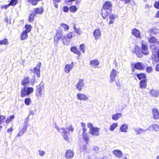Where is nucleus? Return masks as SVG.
<instances>
[{
  "instance_id": "nucleus-1",
  "label": "nucleus",
  "mask_w": 159,
  "mask_h": 159,
  "mask_svg": "<svg viewBox=\"0 0 159 159\" xmlns=\"http://www.w3.org/2000/svg\"><path fill=\"white\" fill-rule=\"evenodd\" d=\"M134 52L137 56L139 58L142 57L143 54L144 55H148L149 52L148 46L146 44L143 43H142L141 45V49L139 46H136L134 48Z\"/></svg>"
},
{
  "instance_id": "nucleus-2",
  "label": "nucleus",
  "mask_w": 159,
  "mask_h": 159,
  "mask_svg": "<svg viewBox=\"0 0 159 159\" xmlns=\"http://www.w3.org/2000/svg\"><path fill=\"white\" fill-rule=\"evenodd\" d=\"M88 126L90 129L89 133L93 135L98 136L99 135V129L98 127H93V124L90 123H88Z\"/></svg>"
},
{
  "instance_id": "nucleus-3",
  "label": "nucleus",
  "mask_w": 159,
  "mask_h": 159,
  "mask_svg": "<svg viewBox=\"0 0 159 159\" xmlns=\"http://www.w3.org/2000/svg\"><path fill=\"white\" fill-rule=\"evenodd\" d=\"M34 89L32 87H24L22 88L20 92V96L22 97H26L32 93Z\"/></svg>"
},
{
  "instance_id": "nucleus-4",
  "label": "nucleus",
  "mask_w": 159,
  "mask_h": 159,
  "mask_svg": "<svg viewBox=\"0 0 159 159\" xmlns=\"http://www.w3.org/2000/svg\"><path fill=\"white\" fill-rule=\"evenodd\" d=\"M63 36V32L61 30H57L54 38V43L55 44H58L59 41L61 39Z\"/></svg>"
},
{
  "instance_id": "nucleus-5",
  "label": "nucleus",
  "mask_w": 159,
  "mask_h": 159,
  "mask_svg": "<svg viewBox=\"0 0 159 159\" xmlns=\"http://www.w3.org/2000/svg\"><path fill=\"white\" fill-rule=\"evenodd\" d=\"M151 56V60L155 61H159V48L158 49L155 48Z\"/></svg>"
},
{
  "instance_id": "nucleus-6",
  "label": "nucleus",
  "mask_w": 159,
  "mask_h": 159,
  "mask_svg": "<svg viewBox=\"0 0 159 159\" xmlns=\"http://www.w3.org/2000/svg\"><path fill=\"white\" fill-rule=\"evenodd\" d=\"M36 87L35 96L38 99H39L42 95V91L44 89V87L40 84L39 85H37Z\"/></svg>"
},
{
  "instance_id": "nucleus-7",
  "label": "nucleus",
  "mask_w": 159,
  "mask_h": 159,
  "mask_svg": "<svg viewBox=\"0 0 159 159\" xmlns=\"http://www.w3.org/2000/svg\"><path fill=\"white\" fill-rule=\"evenodd\" d=\"M41 65V62H39L38 63L37 66L34 68L33 70V73L36 74V76L38 78H39L40 76V68Z\"/></svg>"
},
{
  "instance_id": "nucleus-8",
  "label": "nucleus",
  "mask_w": 159,
  "mask_h": 159,
  "mask_svg": "<svg viewBox=\"0 0 159 159\" xmlns=\"http://www.w3.org/2000/svg\"><path fill=\"white\" fill-rule=\"evenodd\" d=\"M84 80L82 79H80L76 85L77 89L80 91H81L82 89V87L84 86Z\"/></svg>"
},
{
  "instance_id": "nucleus-9",
  "label": "nucleus",
  "mask_w": 159,
  "mask_h": 159,
  "mask_svg": "<svg viewBox=\"0 0 159 159\" xmlns=\"http://www.w3.org/2000/svg\"><path fill=\"white\" fill-rule=\"evenodd\" d=\"M112 4L110 2L106 1L103 5V9L104 10H108L109 11L111 10Z\"/></svg>"
},
{
  "instance_id": "nucleus-10",
  "label": "nucleus",
  "mask_w": 159,
  "mask_h": 159,
  "mask_svg": "<svg viewBox=\"0 0 159 159\" xmlns=\"http://www.w3.org/2000/svg\"><path fill=\"white\" fill-rule=\"evenodd\" d=\"M153 118L155 120L159 119V111L157 108H154L152 110Z\"/></svg>"
},
{
  "instance_id": "nucleus-11",
  "label": "nucleus",
  "mask_w": 159,
  "mask_h": 159,
  "mask_svg": "<svg viewBox=\"0 0 159 159\" xmlns=\"http://www.w3.org/2000/svg\"><path fill=\"white\" fill-rule=\"evenodd\" d=\"M134 67L137 70H143L145 69V66L141 62H138L134 64Z\"/></svg>"
},
{
  "instance_id": "nucleus-12",
  "label": "nucleus",
  "mask_w": 159,
  "mask_h": 159,
  "mask_svg": "<svg viewBox=\"0 0 159 159\" xmlns=\"http://www.w3.org/2000/svg\"><path fill=\"white\" fill-rule=\"evenodd\" d=\"M117 76V71L116 70L112 69L110 75V82H112L115 80Z\"/></svg>"
},
{
  "instance_id": "nucleus-13",
  "label": "nucleus",
  "mask_w": 159,
  "mask_h": 159,
  "mask_svg": "<svg viewBox=\"0 0 159 159\" xmlns=\"http://www.w3.org/2000/svg\"><path fill=\"white\" fill-rule=\"evenodd\" d=\"M74 155V152L71 149H68L65 152V157L67 159H70L72 158Z\"/></svg>"
},
{
  "instance_id": "nucleus-14",
  "label": "nucleus",
  "mask_w": 159,
  "mask_h": 159,
  "mask_svg": "<svg viewBox=\"0 0 159 159\" xmlns=\"http://www.w3.org/2000/svg\"><path fill=\"white\" fill-rule=\"evenodd\" d=\"M111 12V11H108V10H104L103 9H102L101 10V15L104 19L107 18Z\"/></svg>"
},
{
  "instance_id": "nucleus-15",
  "label": "nucleus",
  "mask_w": 159,
  "mask_h": 159,
  "mask_svg": "<svg viewBox=\"0 0 159 159\" xmlns=\"http://www.w3.org/2000/svg\"><path fill=\"white\" fill-rule=\"evenodd\" d=\"M148 129L156 132L159 131V124H154L152 125L148 128Z\"/></svg>"
},
{
  "instance_id": "nucleus-16",
  "label": "nucleus",
  "mask_w": 159,
  "mask_h": 159,
  "mask_svg": "<svg viewBox=\"0 0 159 159\" xmlns=\"http://www.w3.org/2000/svg\"><path fill=\"white\" fill-rule=\"evenodd\" d=\"M34 13L35 15L42 14L44 11V9L42 7H36L34 9Z\"/></svg>"
},
{
  "instance_id": "nucleus-17",
  "label": "nucleus",
  "mask_w": 159,
  "mask_h": 159,
  "mask_svg": "<svg viewBox=\"0 0 159 159\" xmlns=\"http://www.w3.org/2000/svg\"><path fill=\"white\" fill-rule=\"evenodd\" d=\"M76 96L78 99L80 100H86L88 99L87 96L83 93H78Z\"/></svg>"
},
{
  "instance_id": "nucleus-18",
  "label": "nucleus",
  "mask_w": 159,
  "mask_h": 159,
  "mask_svg": "<svg viewBox=\"0 0 159 159\" xmlns=\"http://www.w3.org/2000/svg\"><path fill=\"white\" fill-rule=\"evenodd\" d=\"M93 36L96 39H98L101 35V32L99 29H96L93 32Z\"/></svg>"
},
{
  "instance_id": "nucleus-19",
  "label": "nucleus",
  "mask_w": 159,
  "mask_h": 159,
  "mask_svg": "<svg viewBox=\"0 0 159 159\" xmlns=\"http://www.w3.org/2000/svg\"><path fill=\"white\" fill-rule=\"evenodd\" d=\"M147 79H145L140 81L139 87L141 89H144L146 87L147 84Z\"/></svg>"
},
{
  "instance_id": "nucleus-20",
  "label": "nucleus",
  "mask_w": 159,
  "mask_h": 159,
  "mask_svg": "<svg viewBox=\"0 0 159 159\" xmlns=\"http://www.w3.org/2000/svg\"><path fill=\"white\" fill-rule=\"evenodd\" d=\"M132 34L136 37L139 38L140 36L139 31L136 28L133 29L132 30Z\"/></svg>"
},
{
  "instance_id": "nucleus-21",
  "label": "nucleus",
  "mask_w": 159,
  "mask_h": 159,
  "mask_svg": "<svg viewBox=\"0 0 159 159\" xmlns=\"http://www.w3.org/2000/svg\"><path fill=\"white\" fill-rule=\"evenodd\" d=\"M70 49V51L75 54H76L79 56L81 55V52L75 46H73L71 47Z\"/></svg>"
},
{
  "instance_id": "nucleus-22",
  "label": "nucleus",
  "mask_w": 159,
  "mask_h": 159,
  "mask_svg": "<svg viewBox=\"0 0 159 159\" xmlns=\"http://www.w3.org/2000/svg\"><path fill=\"white\" fill-rule=\"evenodd\" d=\"M113 153L115 156L120 158L122 157L123 154L121 151L119 150H115L113 151Z\"/></svg>"
},
{
  "instance_id": "nucleus-23",
  "label": "nucleus",
  "mask_w": 159,
  "mask_h": 159,
  "mask_svg": "<svg viewBox=\"0 0 159 159\" xmlns=\"http://www.w3.org/2000/svg\"><path fill=\"white\" fill-rule=\"evenodd\" d=\"M150 93L152 97H157L159 94V91L158 90L152 89L150 91Z\"/></svg>"
},
{
  "instance_id": "nucleus-24",
  "label": "nucleus",
  "mask_w": 159,
  "mask_h": 159,
  "mask_svg": "<svg viewBox=\"0 0 159 159\" xmlns=\"http://www.w3.org/2000/svg\"><path fill=\"white\" fill-rule=\"evenodd\" d=\"M73 62H72L71 64H67L65 65L64 70L66 73H68L72 69L73 66Z\"/></svg>"
},
{
  "instance_id": "nucleus-25",
  "label": "nucleus",
  "mask_w": 159,
  "mask_h": 159,
  "mask_svg": "<svg viewBox=\"0 0 159 159\" xmlns=\"http://www.w3.org/2000/svg\"><path fill=\"white\" fill-rule=\"evenodd\" d=\"M99 62L97 59L92 60L90 62V65L92 66L95 67L99 64Z\"/></svg>"
},
{
  "instance_id": "nucleus-26",
  "label": "nucleus",
  "mask_w": 159,
  "mask_h": 159,
  "mask_svg": "<svg viewBox=\"0 0 159 159\" xmlns=\"http://www.w3.org/2000/svg\"><path fill=\"white\" fill-rule=\"evenodd\" d=\"M136 75L139 80H140L142 79L143 80L145 79H146V76L144 73H140L138 74H136Z\"/></svg>"
},
{
  "instance_id": "nucleus-27",
  "label": "nucleus",
  "mask_w": 159,
  "mask_h": 159,
  "mask_svg": "<svg viewBox=\"0 0 159 159\" xmlns=\"http://www.w3.org/2000/svg\"><path fill=\"white\" fill-rule=\"evenodd\" d=\"M62 40L63 43L65 45H68L70 42V40L66 36H63L61 38Z\"/></svg>"
},
{
  "instance_id": "nucleus-28",
  "label": "nucleus",
  "mask_w": 159,
  "mask_h": 159,
  "mask_svg": "<svg viewBox=\"0 0 159 159\" xmlns=\"http://www.w3.org/2000/svg\"><path fill=\"white\" fill-rule=\"evenodd\" d=\"M30 82L29 78L28 77H25L22 80L21 83L22 85L26 86Z\"/></svg>"
},
{
  "instance_id": "nucleus-29",
  "label": "nucleus",
  "mask_w": 159,
  "mask_h": 159,
  "mask_svg": "<svg viewBox=\"0 0 159 159\" xmlns=\"http://www.w3.org/2000/svg\"><path fill=\"white\" fill-rule=\"evenodd\" d=\"M28 33L25 31H23L20 35V39L22 40L26 39L28 37Z\"/></svg>"
},
{
  "instance_id": "nucleus-30",
  "label": "nucleus",
  "mask_w": 159,
  "mask_h": 159,
  "mask_svg": "<svg viewBox=\"0 0 159 159\" xmlns=\"http://www.w3.org/2000/svg\"><path fill=\"white\" fill-rule=\"evenodd\" d=\"M122 116V114L120 113H117L113 115L112 116V119L114 120H117Z\"/></svg>"
},
{
  "instance_id": "nucleus-31",
  "label": "nucleus",
  "mask_w": 159,
  "mask_h": 159,
  "mask_svg": "<svg viewBox=\"0 0 159 159\" xmlns=\"http://www.w3.org/2000/svg\"><path fill=\"white\" fill-rule=\"evenodd\" d=\"M83 139L86 142V144H88L89 139V137L87 133L82 134Z\"/></svg>"
},
{
  "instance_id": "nucleus-32",
  "label": "nucleus",
  "mask_w": 159,
  "mask_h": 159,
  "mask_svg": "<svg viewBox=\"0 0 159 159\" xmlns=\"http://www.w3.org/2000/svg\"><path fill=\"white\" fill-rule=\"evenodd\" d=\"M27 2L30 3L33 6H35L39 2L43 0H26Z\"/></svg>"
},
{
  "instance_id": "nucleus-33",
  "label": "nucleus",
  "mask_w": 159,
  "mask_h": 159,
  "mask_svg": "<svg viewBox=\"0 0 159 159\" xmlns=\"http://www.w3.org/2000/svg\"><path fill=\"white\" fill-rule=\"evenodd\" d=\"M36 16V15L34 13H31L30 14L28 20L29 22H31L34 20V17Z\"/></svg>"
},
{
  "instance_id": "nucleus-34",
  "label": "nucleus",
  "mask_w": 159,
  "mask_h": 159,
  "mask_svg": "<svg viewBox=\"0 0 159 159\" xmlns=\"http://www.w3.org/2000/svg\"><path fill=\"white\" fill-rule=\"evenodd\" d=\"M128 128V125L126 124H123L122 125L120 128V129L121 132H126L127 129Z\"/></svg>"
},
{
  "instance_id": "nucleus-35",
  "label": "nucleus",
  "mask_w": 159,
  "mask_h": 159,
  "mask_svg": "<svg viewBox=\"0 0 159 159\" xmlns=\"http://www.w3.org/2000/svg\"><path fill=\"white\" fill-rule=\"evenodd\" d=\"M109 18L110 20L108 24L111 25L113 23L114 19L116 18V16L115 15L111 14L109 16Z\"/></svg>"
},
{
  "instance_id": "nucleus-36",
  "label": "nucleus",
  "mask_w": 159,
  "mask_h": 159,
  "mask_svg": "<svg viewBox=\"0 0 159 159\" xmlns=\"http://www.w3.org/2000/svg\"><path fill=\"white\" fill-rule=\"evenodd\" d=\"M157 39L153 36H152L148 39V41L150 43H157Z\"/></svg>"
},
{
  "instance_id": "nucleus-37",
  "label": "nucleus",
  "mask_w": 159,
  "mask_h": 159,
  "mask_svg": "<svg viewBox=\"0 0 159 159\" xmlns=\"http://www.w3.org/2000/svg\"><path fill=\"white\" fill-rule=\"evenodd\" d=\"M61 129L63 130V132L62 133L63 134L62 135L63 137L66 140H67L68 139V134H67L68 133L66 131L64 128H63Z\"/></svg>"
},
{
  "instance_id": "nucleus-38",
  "label": "nucleus",
  "mask_w": 159,
  "mask_h": 159,
  "mask_svg": "<svg viewBox=\"0 0 159 159\" xmlns=\"http://www.w3.org/2000/svg\"><path fill=\"white\" fill-rule=\"evenodd\" d=\"M134 131L137 134H140L145 131V130L143 129L138 128L134 129Z\"/></svg>"
},
{
  "instance_id": "nucleus-39",
  "label": "nucleus",
  "mask_w": 159,
  "mask_h": 159,
  "mask_svg": "<svg viewBox=\"0 0 159 159\" xmlns=\"http://www.w3.org/2000/svg\"><path fill=\"white\" fill-rule=\"evenodd\" d=\"M25 30H24V31H25L26 32H27L28 33H29L31 30L32 26L30 25H25Z\"/></svg>"
},
{
  "instance_id": "nucleus-40",
  "label": "nucleus",
  "mask_w": 159,
  "mask_h": 159,
  "mask_svg": "<svg viewBox=\"0 0 159 159\" xmlns=\"http://www.w3.org/2000/svg\"><path fill=\"white\" fill-rule=\"evenodd\" d=\"M9 43L8 39L6 38H4L2 40H0V45H6Z\"/></svg>"
},
{
  "instance_id": "nucleus-41",
  "label": "nucleus",
  "mask_w": 159,
  "mask_h": 159,
  "mask_svg": "<svg viewBox=\"0 0 159 159\" xmlns=\"http://www.w3.org/2000/svg\"><path fill=\"white\" fill-rule=\"evenodd\" d=\"M60 26L63 28L65 31L68 30L69 29V27L68 25L66 24L61 23L60 25Z\"/></svg>"
},
{
  "instance_id": "nucleus-42",
  "label": "nucleus",
  "mask_w": 159,
  "mask_h": 159,
  "mask_svg": "<svg viewBox=\"0 0 159 159\" xmlns=\"http://www.w3.org/2000/svg\"><path fill=\"white\" fill-rule=\"evenodd\" d=\"M26 129V127L21 129L18 133L17 136L19 137L22 135L24 132H25Z\"/></svg>"
},
{
  "instance_id": "nucleus-43",
  "label": "nucleus",
  "mask_w": 159,
  "mask_h": 159,
  "mask_svg": "<svg viewBox=\"0 0 159 159\" xmlns=\"http://www.w3.org/2000/svg\"><path fill=\"white\" fill-rule=\"evenodd\" d=\"M18 0H11L9 3L10 6H14L18 3Z\"/></svg>"
},
{
  "instance_id": "nucleus-44",
  "label": "nucleus",
  "mask_w": 159,
  "mask_h": 159,
  "mask_svg": "<svg viewBox=\"0 0 159 159\" xmlns=\"http://www.w3.org/2000/svg\"><path fill=\"white\" fill-rule=\"evenodd\" d=\"M15 116L14 115H12L8 118L6 120L5 122L6 124H8L10 122H11L12 120L14 118Z\"/></svg>"
},
{
  "instance_id": "nucleus-45",
  "label": "nucleus",
  "mask_w": 159,
  "mask_h": 159,
  "mask_svg": "<svg viewBox=\"0 0 159 159\" xmlns=\"http://www.w3.org/2000/svg\"><path fill=\"white\" fill-rule=\"evenodd\" d=\"M117 126L118 124L117 123H113L112 125H111L110 127V130L111 131H113Z\"/></svg>"
},
{
  "instance_id": "nucleus-46",
  "label": "nucleus",
  "mask_w": 159,
  "mask_h": 159,
  "mask_svg": "<svg viewBox=\"0 0 159 159\" xmlns=\"http://www.w3.org/2000/svg\"><path fill=\"white\" fill-rule=\"evenodd\" d=\"M70 12H74L76 11L77 8L75 5L71 6L70 7Z\"/></svg>"
},
{
  "instance_id": "nucleus-47",
  "label": "nucleus",
  "mask_w": 159,
  "mask_h": 159,
  "mask_svg": "<svg viewBox=\"0 0 159 159\" xmlns=\"http://www.w3.org/2000/svg\"><path fill=\"white\" fill-rule=\"evenodd\" d=\"M62 0H52L54 7L56 8H57L58 7V5L57 3L60 2Z\"/></svg>"
},
{
  "instance_id": "nucleus-48",
  "label": "nucleus",
  "mask_w": 159,
  "mask_h": 159,
  "mask_svg": "<svg viewBox=\"0 0 159 159\" xmlns=\"http://www.w3.org/2000/svg\"><path fill=\"white\" fill-rule=\"evenodd\" d=\"M5 116L2 115L0 116V124H2L6 120Z\"/></svg>"
},
{
  "instance_id": "nucleus-49",
  "label": "nucleus",
  "mask_w": 159,
  "mask_h": 159,
  "mask_svg": "<svg viewBox=\"0 0 159 159\" xmlns=\"http://www.w3.org/2000/svg\"><path fill=\"white\" fill-rule=\"evenodd\" d=\"M31 102V100L30 98H27L25 99V103L27 105H29Z\"/></svg>"
},
{
  "instance_id": "nucleus-50",
  "label": "nucleus",
  "mask_w": 159,
  "mask_h": 159,
  "mask_svg": "<svg viewBox=\"0 0 159 159\" xmlns=\"http://www.w3.org/2000/svg\"><path fill=\"white\" fill-rule=\"evenodd\" d=\"M146 70L148 73H151L153 70V68L151 66H148L146 67Z\"/></svg>"
},
{
  "instance_id": "nucleus-51",
  "label": "nucleus",
  "mask_w": 159,
  "mask_h": 159,
  "mask_svg": "<svg viewBox=\"0 0 159 159\" xmlns=\"http://www.w3.org/2000/svg\"><path fill=\"white\" fill-rule=\"evenodd\" d=\"M73 32H70L69 33H67L66 36L70 40V39L73 36Z\"/></svg>"
},
{
  "instance_id": "nucleus-52",
  "label": "nucleus",
  "mask_w": 159,
  "mask_h": 159,
  "mask_svg": "<svg viewBox=\"0 0 159 159\" xmlns=\"http://www.w3.org/2000/svg\"><path fill=\"white\" fill-rule=\"evenodd\" d=\"M80 49L82 51V52L84 53L85 52V47L84 44H82L80 45Z\"/></svg>"
},
{
  "instance_id": "nucleus-53",
  "label": "nucleus",
  "mask_w": 159,
  "mask_h": 159,
  "mask_svg": "<svg viewBox=\"0 0 159 159\" xmlns=\"http://www.w3.org/2000/svg\"><path fill=\"white\" fill-rule=\"evenodd\" d=\"M153 5L155 8L159 9V1L155 2Z\"/></svg>"
},
{
  "instance_id": "nucleus-54",
  "label": "nucleus",
  "mask_w": 159,
  "mask_h": 159,
  "mask_svg": "<svg viewBox=\"0 0 159 159\" xmlns=\"http://www.w3.org/2000/svg\"><path fill=\"white\" fill-rule=\"evenodd\" d=\"M87 149V146L85 145H83L80 148V150L82 151H84L86 150Z\"/></svg>"
},
{
  "instance_id": "nucleus-55",
  "label": "nucleus",
  "mask_w": 159,
  "mask_h": 159,
  "mask_svg": "<svg viewBox=\"0 0 159 159\" xmlns=\"http://www.w3.org/2000/svg\"><path fill=\"white\" fill-rule=\"evenodd\" d=\"M69 10V8L67 6H64L63 8V11L64 12H67Z\"/></svg>"
},
{
  "instance_id": "nucleus-56",
  "label": "nucleus",
  "mask_w": 159,
  "mask_h": 159,
  "mask_svg": "<svg viewBox=\"0 0 159 159\" xmlns=\"http://www.w3.org/2000/svg\"><path fill=\"white\" fill-rule=\"evenodd\" d=\"M75 31L76 33H77L78 34H81V31L80 29H76L75 28Z\"/></svg>"
},
{
  "instance_id": "nucleus-57",
  "label": "nucleus",
  "mask_w": 159,
  "mask_h": 159,
  "mask_svg": "<svg viewBox=\"0 0 159 159\" xmlns=\"http://www.w3.org/2000/svg\"><path fill=\"white\" fill-rule=\"evenodd\" d=\"M10 6V5H9V3L8 4H7L6 5H4L2 6L1 7V8L2 9H7V8H8Z\"/></svg>"
},
{
  "instance_id": "nucleus-58",
  "label": "nucleus",
  "mask_w": 159,
  "mask_h": 159,
  "mask_svg": "<svg viewBox=\"0 0 159 159\" xmlns=\"http://www.w3.org/2000/svg\"><path fill=\"white\" fill-rule=\"evenodd\" d=\"M155 70L157 72L159 71V63L156 64L155 67Z\"/></svg>"
},
{
  "instance_id": "nucleus-59",
  "label": "nucleus",
  "mask_w": 159,
  "mask_h": 159,
  "mask_svg": "<svg viewBox=\"0 0 159 159\" xmlns=\"http://www.w3.org/2000/svg\"><path fill=\"white\" fill-rule=\"evenodd\" d=\"M35 76L34 75L33 76V78L32 80H31V84L32 85H33L34 84V83H35Z\"/></svg>"
},
{
  "instance_id": "nucleus-60",
  "label": "nucleus",
  "mask_w": 159,
  "mask_h": 159,
  "mask_svg": "<svg viewBox=\"0 0 159 159\" xmlns=\"http://www.w3.org/2000/svg\"><path fill=\"white\" fill-rule=\"evenodd\" d=\"M38 152H39V154L40 156H43L45 154V152L44 151L39 150Z\"/></svg>"
},
{
  "instance_id": "nucleus-61",
  "label": "nucleus",
  "mask_w": 159,
  "mask_h": 159,
  "mask_svg": "<svg viewBox=\"0 0 159 159\" xmlns=\"http://www.w3.org/2000/svg\"><path fill=\"white\" fill-rule=\"evenodd\" d=\"M66 129H68L69 132H72L73 130V128L71 125H70L68 128H66Z\"/></svg>"
},
{
  "instance_id": "nucleus-62",
  "label": "nucleus",
  "mask_w": 159,
  "mask_h": 159,
  "mask_svg": "<svg viewBox=\"0 0 159 159\" xmlns=\"http://www.w3.org/2000/svg\"><path fill=\"white\" fill-rule=\"evenodd\" d=\"M82 130H83L82 134H85L87 133H86L87 130V129L86 127L85 128H84V127L83 128Z\"/></svg>"
},
{
  "instance_id": "nucleus-63",
  "label": "nucleus",
  "mask_w": 159,
  "mask_h": 159,
  "mask_svg": "<svg viewBox=\"0 0 159 159\" xmlns=\"http://www.w3.org/2000/svg\"><path fill=\"white\" fill-rule=\"evenodd\" d=\"M116 84L117 86H121V84L119 80H118L116 81Z\"/></svg>"
},
{
  "instance_id": "nucleus-64",
  "label": "nucleus",
  "mask_w": 159,
  "mask_h": 159,
  "mask_svg": "<svg viewBox=\"0 0 159 159\" xmlns=\"http://www.w3.org/2000/svg\"><path fill=\"white\" fill-rule=\"evenodd\" d=\"M155 18H159V10L157 11L155 16Z\"/></svg>"
}]
</instances>
